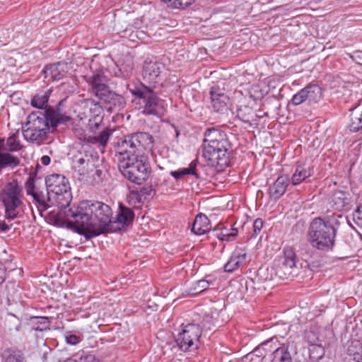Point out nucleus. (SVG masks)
I'll use <instances>...</instances> for the list:
<instances>
[{"mask_svg":"<svg viewBox=\"0 0 362 362\" xmlns=\"http://www.w3.org/2000/svg\"><path fill=\"white\" fill-rule=\"evenodd\" d=\"M339 225L335 216L313 218L307 232L308 242L317 250L324 252L333 251Z\"/></svg>","mask_w":362,"mask_h":362,"instance_id":"20e7f679","label":"nucleus"},{"mask_svg":"<svg viewBox=\"0 0 362 362\" xmlns=\"http://www.w3.org/2000/svg\"><path fill=\"white\" fill-rule=\"evenodd\" d=\"M347 354L356 362L362 361V344L360 341H351L347 349Z\"/></svg>","mask_w":362,"mask_h":362,"instance_id":"72a5a7b5","label":"nucleus"},{"mask_svg":"<svg viewBox=\"0 0 362 362\" xmlns=\"http://www.w3.org/2000/svg\"><path fill=\"white\" fill-rule=\"evenodd\" d=\"M103 103L107 105V110L110 112L123 110L127 104L124 96L113 90L107 95Z\"/></svg>","mask_w":362,"mask_h":362,"instance_id":"a878e982","label":"nucleus"},{"mask_svg":"<svg viewBox=\"0 0 362 362\" xmlns=\"http://www.w3.org/2000/svg\"><path fill=\"white\" fill-rule=\"evenodd\" d=\"M162 65L156 62H144L143 66V77L149 83H157L161 73Z\"/></svg>","mask_w":362,"mask_h":362,"instance_id":"4be33fe9","label":"nucleus"},{"mask_svg":"<svg viewBox=\"0 0 362 362\" xmlns=\"http://www.w3.org/2000/svg\"><path fill=\"white\" fill-rule=\"evenodd\" d=\"M84 103L89 106L91 118L89 119L90 129L93 131V127L95 129H98L100 122L103 118V108L98 102H95L94 100L88 98L84 100Z\"/></svg>","mask_w":362,"mask_h":362,"instance_id":"aec40b11","label":"nucleus"},{"mask_svg":"<svg viewBox=\"0 0 362 362\" xmlns=\"http://www.w3.org/2000/svg\"><path fill=\"white\" fill-rule=\"evenodd\" d=\"M41 163L44 165H48L51 162V158L49 156L45 155L40 158Z\"/></svg>","mask_w":362,"mask_h":362,"instance_id":"4d7b16f0","label":"nucleus"},{"mask_svg":"<svg viewBox=\"0 0 362 362\" xmlns=\"http://www.w3.org/2000/svg\"><path fill=\"white\" fill-rule=\"evenodd\" d=\"M13 260V255L7 253L6 250L0 252V262L4 266L6 264L11 262Z\"/></svg>","mask_w":362,"mask_h":362,"instance_id":"864d4df0","label":"nucleus"},{"mask_svg":"<svg viewBox=\"0 0 362 362\" xmlns=\"http://www.w3.org/2000/svg\"><path fill=\"white\" fill-rule=\"evenodd\" d=\"M247 92L249 98L254 101L261 100L264 95V90L261 88L259 83H254L250 86L247 89Z\"/></svg>","mask_w":362,"mask_h":362,"instance_id":"58836bf2","label":"nucleus"},{"mask_svg":"<svg viewBox=\"0 0 362 362\" xmlns=\"http://www.w3.org/2000/svg\"><path fill=\"white\" fill-rule=\"evenodd\" d=\"M218 230H221V232L215 235L218 240L221 241L233 240L238 235V229L235 228H230L228 229L224 227L216 226L213 229V231H216Z\"/></svg>","mask_w":362,"mask_h":362,"instance_id":"473e14b6","label":"nucleus"},{"mask_svg":"<svg viewBox=\"0 0 362 362\" xmlns=\"http://www.w3.org/2000/svg\"><path fill=\"white\" fill-rule=\"evenodd\" d=\"M20 327H21V323H19L18 325H17L16 327H15V329L16 331L18 332L20 330Z\"/></svg>","mask_w":362,"mask_h":362,"instance_id":"0e129e2a","label":"nucleus"},{"mask_svg":"<svg viewBox=\"0 0 362 362\" xmlns=\"http://www.w3.org/2000/svg\"><path fill=\"white\" fill-rule=\"evenodd\" d=\"M211 320V317L207 316L202 322V325L194 323L185 325L175 339L180 349L183 351L197 349L199 346L202 329H211L210 325H208L206 323H209Z\"/></svg>","mask_w":362,"mask_h":362,"instance_id":"9d476101","label":"nucleus"},{"mask_svg":"<svg viewBox=\"0 0 362 362\" xmlns=\"http://www.w3.org/2000/svg\"><path fill=\"white\" fill-rule=\"evenodd\" d=\"M348 223L351 227H353L349 220H348Z\"/></svg>","mask_w":362,"mask_h":362,"instance_id":"69168bd1","label":"nucleus"},{"mask_svg":"<svg viewBox=\"0 0 362 362\" xmlns=\"http://www.w3.org/2000/svg\"><path fill=\"white\" fill-rule=\"evenodd\" d=\"M350 122L348 129L351 132L362 130V105H358L350 110Z\"/></svg>","mask_w":362,"mask_h":362,"instance_id":"c85d7f7f","label":"nucleus"},{"mask_svg":"<svg viewBox=\"0 0 362 362\" xmlns=\"http://www.w3.org/2000/svg\"><path fill=\"white\" fill-rule=\"evenodd\" d=\"M350 202V194L343 190H335L331 197V204L336 210L341 211Z\"/></svg>","mask_w":362,"mask_h":362,"instance_id":"c756f323","label":"nucleus"},{"mask_svg":"<svg viewBox=\"0 0 362 362\" xmlns=\"http://www.w3.org/2000/svg\"><path fill=\"white\" fill-rule=\"evenodd\" d=\"M35 177L36 173L29 175L25 188L27 194L33 198L34 202L37 204L38 210L41 213L54 204V199L53 195L49 193L47 188L45 191H43L35 186Z\"/></svg>","mask_w":362,"mask_h":362,"instance_id":"f8f14e48","label":"nucleus"},{"mask_svg":"<svg viewBox=\"0 0 362 362\" xmlns=\"http://www.w3.org/2000/svg\"><path fill=\"white\" fill-rule=\"evenodd\" d=\"M352 220L357 226L362 228V204L358 205L354 211Z\"/></svg>","mask_w":362,"mask_h":362,"instance_id":"de8ad7c7","label":"nucleus"},{"mask_svg":"<svg viewBox=\"0 0 362 362\" xmlns=\"http://www.w3.org/2000/svg\"><path fill=\"white\" fill-rule=\"evenodd\" d=\"M197 161L195 160L190 163L188 168L179 169L180 171L181 177H182L185 175H192L196 177V179H200V175L197 173Z\"/></svg>","mask_w":362,"mask_h":362,"instance_id":"37998d69","label":"nucleus"},{"mask_svg":"<svg viewBox=\"0 0 362 362\" xmlns=\"http://www.w3.org/2000/svg\"><path fill=\"white\" fill-rule=\"evenodd\" d=\"M6 151L9 152H16L22 149L23 145L19 140L18 132H16L9 136L6 141Z\"/></svg>","mask_w":362,"mask_h":362,"instance_id":"c9c22d12","label":"nucleus"},{"mask_svg":"<svg viewBox=\"0 0 362 362\" xmlns=\"http://www.w3.org/2000/svg\"><path fill=\"white\" fill-rule=\"evenodd\" d=\"M40 168H41V166L40 165V164H39V163H37L36 167H35V171H34V172H32V173H36V174H37V170H38V169H40ZM30 174H31V173H30Z\"/></svg>","mask_w":362,"mask_h":362,"instance_id":"680f3d73","label":"nucleus"},{"mask_svg":"<svg viewBox=\"0 0 362 362\" xmlns=\"http://www.w3.org/2000/svg\"><path fill=\"white\" fill-rule=\"evenodd\" d=\"M67 72V64L63 62H57L46 65L42 69L45 78H47L49 81H59L65 76Z\"/></svg>","mask_w":362,"mask_h":362,"instance_id":"f3484780","label":"nucleus"},{"mask_svg":"<svg viewBox=\"0 0 362 362\" xmlns=\"http://www.w3.org/2000/svg\"><path fill=\"white\" fill-rule=\"evenodd\" d=\"M263 349L261 348V345L259 344L255 349H253L252 351L249 353L245 356V358L252 362L254 360V357H256L257 361H261L262 358L264 357Z\"/></svg>","mask_w":362,"mask_h":362,"instance_id":"a18cd8bd","label":"nucleus"},{"mask_svg":"<svg viewBox=\"0 0 362 362\" xmlns=\"http://www.w3.org/2000/svg\"><path fill=\"white\" fill-rule=\"evenodd\" d=\"M170 175L173 177L176 180H179L182 177H181V174H180V170L178 169L177 170H172L170 172Z\"/></svg>","mask_w":362,"mask_h":362,"instance_id":"052dcab7","label":"nucleus"},{"mask_svg":"<svg viewBox=\"0 0 362 362\" xmlns=\"http://www.w3.org/2000/svg\"><path fill=\"white\" fill-rule=\"evenodd\" d=\"M211 105L215 112L226 113L230 109V98L225 89L218 85L213 86L209 90Z\"/></svg>","mask_w":362,"mask_h":362,"instance_id":"4468645a","label":"nucleus"},{"mask_svg":"<svg viewBox=\"0 0 362 362\" xmlns=\"http://www.w3.org/2000/svg\"><path fill=\"white\" fill-rule=\"evenodd\" d=\"M117 165L122 175L136 185H141L146 181L151 173L148 158L144 154L127 159H118Z\"/></svg>","mask_w":362,"mask_h":362,"instance_id":"423d86ee","label":"nucleus"},{"mask_svg":"<svg viewBox=\"0 0 362 362\" xmlns=\"http://www.w3.org/2000/svg\"><path fill=\"white\" fill-rule=\"evenodd\" d=\"M290 182L288 175H279L272 186L269 188V194L272 199H280L286 192Z\"/></svg>","mask_w":362,"mask_h":362,"instance_id":"6ab92c4d","label":"nucleus"},{"mask_svg":"<svg viewBox=\"0 0 362 362\" xmlns=\"http://www.w3.org/2000/svg\"><path fill=\"white\" fill-rule=\"evenodd\" d=\"M10 226L5 221H0V233L6 232L10 229Z\"/></svg>","mask_w":362,"mask_h":362,"instance_id":"bf43d9fd","label":"nucleus"},{"mask_svg":"<svg viewBox=\"0 0 362 362\" xmlns=\"http://www.w3.org/2000/svg\"><path fill=\"white\" fill-rule=\"evenodd\" d=\"M349 57L356 64L362 66V51L356 50L350 54Z\"/></svg>","mask_w":362,"mask_h":362,"instance_id":"603ef678","label":"nucleus"},{"mask_svg":"<svg viewBox=\"0 0 362 362\" xmlns=\"http://www.w3.org/2000/svg\"><path fill=\"white\" fill-rule=\"evenodd\" d=\"M309 357L314 361L320 360L325 355V349L323 346L320 344H314L309 346Z\"/></svg>","mask_w":362,"mask_h":362,"instance_id":"4c0bfd02","label":"nucleus"},{"mask_svg":"<svg viewBox=\"0 0 362 362\" xmlns=\"http://www.w3.org/2000/svg\"><path fill=\"white\" fill-rule=\"evenodd\" d=\"M48 216L55 224L66 225L86 240L121 231V228L114 226L110 206L101 202L83 200L68 210L50 211Z\"/></svg>","mask_w":362,"mask_h":362,"instance_id":"f257e3e1","label":"nucleus"},{"mask_svg":"<svg viewBox=\"0 0 362 362\" xmlns=\"http://www.w3.org/2000/svg\"><path fill=\"white\" fill-rule=\"evenodd\" d=\"M6 276V269L5 266H4L0 262V285H1L5 281Z\"/></svg>","mask_w":362,"mask_h":362,"instance_id":"6e6d98bb","label":"nucleus"},{"mask_svg":"<svg viewBox=\"0 0 362 362\" xmlns=\"http://www.w3.org/2000/svg\"><path fill=\"white\" fill-rule=\"evenodd\" d=\"M210 284L211 282L205 279L199 280L190 287L189 293L193 295L201 293L209 288Z\"/></svg>","mask_w":362,"mask_h":362,"instance_id":"ea45409f","label":"nucleus"},{"mask_svg":"<svg viewBox=\"0 0 362 362\" xmlns=\"http://www.w3.org/2000/svg\"><path fill=\"white\" fill-rule=\"evenodd\" d=\"M275 260L287 266L294 271H297V272H299V268L297 265L299 259L296 250L293 247H284L283 249V255L279 256Z\"/></svg>","mask_w":362,"mask_h":362,"instance_id":"412c9836","label":"nucleus"},{"mask_svg":"<svg viewBox=\"0 0 362 362\" xmlns=\"http://www.w3.org/2000/svg\"><path fill=\"white\" fill-rule=\"evenodd\" d=\"M134 212L132 209L119 203L118 211L116 215V220L114 221V226L125 230L126 228L132 224L134 219Z\"/></svg>","mask_w":362,"mask_h":362,"instance_id":"2eb2a0df","label":"nucleus"},{"mask_svg":"<svg viewBox=\"0 0 362 362\" xmlns=\"http://www.w3.org/2000/svg\"><path fill=\"white\" fill-rule=\"evenodd\" d=\"M211 230L210 221L208 217L202 213L197 215L192 227V232L196 235H202Z\"/></svg>","mask_w":362,"mask_h":362,"instance_id":"bb28decb","label":"nucleus"},{"mask_svg":"<svg viewBox=\"0 0 362 362\" xmlns=\"http://www.w3.org/2000/svg\"><path fill=\"white\" fill-rule=\"evenodd\" d=\"M155 194V191L151 186L143 187L139 191H136V199L138 202H141L143 199H146L147 197H151Z\"/></svg>","mask_w":362,"mask_h":362,"instance_id":"c03bdc74","label":"nucleus"},{"mask_svg":"<svg viewBox=\"0 0 362 362\" xmlns=\"http://www.w3.org/2000/svg\"><path fill=\"white\" fill-rule=\"evenodd\" d=\"M50 91L41 92L36 94L31 100V105L37 109H44L49 98Z\"/></svg>","mask_w":362,"mask_h":362,"instance_id":"f704fd0d","label":"nucleus"},{"mask_svg":"<svg viewBox=\"0 0 362 362\" xmlns=\"http://www.w3.org/2000/svg\"><path fill=\"white\" fill-rule=\"evenodd\" d=\"M25 320L30 331L44 332L49 329L50 321L47 317L30 316L25 317Z\"/></svg>","mask_w":362,"mask_h":362,"instance_id":"393cba45","label":"nucleus"},{"mask_svg":"<svg viewBox=\"0 0 362 362\" xmlns=\"http://www.w3.org/2000/svg\"><path fill=\"white\" fill-rule=\"evenodd\" d=\"M241 265L246 263L247 250L246 247H236L231 255Z\"/></svg>","mask_w":362,"mask_h":362,"instance_id":"a19ab883","label":"nucleus"},{"mask_svg":"<svg viewBox=\"0 0 362 362\" xmlns=\"http://www.w3.org/2000/svg\"><path fill=\"white\" fill-rule=\"evenodd\" d=\"M242 265L232 255L228 261L224 265V271L226 272H233Z\"/></svg>","mask_w":362,"mask_h":362,"instance_id":"49530a36","label":"nucleus"},{"mask_svg":"<svg viewBox=\"0 0 362 362\" xmlns=\"http://www.w3.org/2000/svg\"><path fill=\"white\" fill-rule=\"evenodd\" d=\"M95 174L100 177L102 174H103V171L100 170H95Z\"/></svg>","mask_w":362,"mask_h":362,"instance_id":"e2e57ef3","label":"nucleus"},{"mask_svg":"<svg viewBox=\"0 0 362 362\" xmlns=\"http://www.w3.org/2000/svg\"><path fill=\"white\" fill-rule=\"evenodd\" d=\"M309 346H313L314 344H320V340L319 339L317 334L315 332L310 331L305 334V337Z\"/></svg>","mask_w":362,"mask_h":362,"instance_id":"09e8293b","label":"nucleus"},{"mask_svg":"<svg viewBox=\"0 0 362 362\" xmlns=\"http://www.w3.org/2000/svg\"><path fill=\"white\" fill-rule=\"evenodd\" d=\"M264 115L268 116V113L267 112H264Z\"/></svg>","mask_w":362,"mask_h":362,"instance_id":"774afa93","label":"nucleus"},{"mask_svg":"<svg viewBox=\"0 0 362 362\" xmlns=\"http://www.w3.org/2000/svg\"><path fill=\"white\" fill-rule=\"evenodd\" d=\"M313 174V167L306 164H298L296 166L290 181L293 186H296L302 183L305 179L311 177Z\"/></svg>","mask_w":362,"mask_h":362,"instance_id":"b1692460","label":"nucleus"},{"mask_svg":"<svg viewBox=\"0 0 362 362\" xmlns=\"http://www.w3.org/2000/svg\"><path fill=\"white\" fill-rule=\"evenodd\" d=\"M322 97L321 87L316 83H310L294 94L289 103L294 106H298L303 103L313 105L318 103Z\"/></svg>","mask_w":362,"mask_h":362,"instance_id":"ddd939ff","label":"nucleus"},{"mask_svg":"<svg viewBox=\"0 0 362 362\" xmlns=\"http://www.w3.org/2000/svg\"><path fill=\"white\" fill-rule=\"evenodd\" d=\"M1 362H26V360L21 350L8 348L2 354Z\"/></svg>","mask_w":362,"mask_h":362,"instance_id":"2f4dec72","label":"nucleus"},{"mask_svg":"<svg viewBox=\"0 0 362 362\" xmlns=\"http://www.w3.org/2000/svg\"><path fill=\"white\" fill-rule=\"evenodd\" d=\"M274 270L275 276L281 280L293 279L298 274L297 271H294L276 260H274Z\"/></svg>","mask_w":362,"mask_h":362,"instance_id":"7c9ffc66","label":"nucleus"},{"mask_svg":"<svg viewBox=\"0 0 362 362\" xmlns=\"http://www.w3.org/2000/svg\"><path fill=\"white\" fill-rule=\"evenodd\" d=\"M46 188L53 195L54 201L58 207L52 211L68 210L72 200V194L69 180L64 175L52 174L45 178Z\"/></svg>","mask_w":362,"mask_h":362,"instance_id":"6e6552de","label":"nucleus"},{"mask_svg":"<svg viewBox=\"0 0 362 362\" xmlns=\"http://www.w3.org/2000/svg\"><path fill=\"white\" fill-rule=\"evenodd\" d=\"M168 4V6L173 8H184L190 6L195 0H160Z\"/></svg>","mask_w":362,"mask_h":362,"instance_id":"79ce46f5","label":"nucleus"},{"mask_svg":"<svg viewBox=\"0 0 362 362\" xmlns=\"http://www.w3.org/2000/svg\"><path fill=\"white\" fill-rule=\"evenodd\" d=\"M176 134H177V136H178L179 135V132L177 130H176Z\"/></svg>","mask_w":362,"mask_h":362,"instance_id":"338daca9","label":"nucleus"},{"mask_svg":"<svg viewBox=\"0 0 362 362\" xmlns=\"http://www.w3.org/2000/svg\"><path fill=\"white\" fill-rule=\"evenodd\" d=\"M154 139L145 132L127 134L118 139L114 145L115 156L118 159L129 158L143 154L145 150H151Z\"/></svg>","mask_w":362,"mask_h":362,"instance_id":"39448f33","label":"nucleus"},{"mask_svg":"<svg viewBox=\"0 0 362 362\" xmlns=\"http://www.w3.org/2000/svg\"><path fill=\"white\" fill-rule=\"evenodd\" d=\"M86 81L91 86L94 95L103 102L112 91L107 85L103 82L102 76L98 74H93Z\"/></svg>","mask_w":362,"mask_h":362,"instance_id":"dca6fc26","label":"nucleus"},{"mask_svg":"<svg viewBox=\"0 0 362 362\" xmlns=\"http://www.w3.org/2000/svg\"><path fill=\"white\" fill-rule=\"evenodd\" d=\"M69 123H74L72 117L51 107L46 108L45 112H33L28 116L27 122L23 127V138L29 142L40 145L47 139L50 127L56 128L60 124Z\"/></svg>","mask_w":362,"mask_h":362,"instance_id":"f03ea898","label":"nucleus"},{"mask_svg":"<svg viewBox=\"0 0 362 362\" xmlns=\"http://www.w3.org/2000/svg\"><path fill=\"white\" fill-rule=\"evenodd\" d=\"M128 88L135 98L142 100L141 113L143 115L160 117L163 111L162 100L152 87L147 86L138 81L129 85Z\"/></svg>","mask_w":362,"mask_h":362,"instance_id":"0eeeda50","label":"nucleus"},{"mask_svg":"<svg viewBox=\"0 0 362 362\" xmlns=\"http://www.w3.org/2000/svg\"><path fill=\"white\" fill-rule=\"evenodd\" d=\"M202 156L213 166L223 169L229 165L233 153L232 144L227 134L216 128H209L204 132Z\"/></svg>","mask_w":362,"mask_h":362,"instance_id":"7ed1b4c3","label":"nucleus"},{"mask_svg":"<svg viewBox=\"0 0 362 362\" xmlns=\"http://www.w3.org/2000/svg\"><path fill=\"white\" fill-rule=\"evenodd\" d=\"M97 152L88 145H83L73 156V168L80 176H87L95 168Z\"/></svg>","mask_w":362,"mask_h":362,"instance_id":"9b49d317","label":"nucleus"},{"mask_svg":"<svg viewBox=\"0 0 362 362\" xmlns=\"http://www.w3.org/2000/svg\"><path fill=\"white\" fill-rule=\"evenodd\" d=\"M271 362H293L292 348L289 342L282 343L271 354Z\"/></svg>","mask_w":362,"mask_h":362,"instance_id":"5701e85b","label":"nucleus"},{"mask_svg":"<svg viewBox=\"0 0 362 362\" xmlns=\"http://www.w3.org/2000/svg\"><path fill=\"white\" fill-rule=\"evenodd\" d=\"M114 129L110 127H104L98 134L94 136H84V141L89 144H98L103 147H105L108 143L110 138L112 136Z\"/></svg>","mask_w":362,"mask_h":362,"instance_id":"cd10ccee","label":"nucleus"},{"mask_svg":"<svg viewBox=\"0 0 362 362\" xmlns=\"http://www.w3.org/2000/svg\"><path fill=\"white\" fill-rule=\"evenodd\" d=\"M64 336L66 342L71 345H76L81 341L80 336L76 334H70L67 332L65 334Z\"/></svg>","mask_w":362,"mask_h":362,"instance_id":"3c124183","label":"nucleus"},{"mask_svg":"<svg viewBox=\"0 0 362 362\" xmlns=\"http://www.w3.org/2000/svg\"><path fill=\"white\" fill-rule=\"evenodd\" d=\"M236 117L249 127L258 124V118L262 117L256 110L247 105H240L236 109Z\"/></svg>","mask_w":362,"mask_h":362,"instance_id":"a211bd4d","label":"nucleus"},{"mask_svg":"<svg viewBox=\"0 0 362 362\" xmlns=\"http://www.w3.org/2000/svg\"><path fill=\"white\" fill-rule=\"evenodd\" d=\"M75 132H76V134L79 136V139L81 140H83L84 141V136L86 137H88V136H86V134H85V132L83 129H75Z\"/></svg>","mask_w":362,"mask_h":362,"instance_id":"13d9d810","label":"nucleus"},{"mask_svg":"<svg viewBox=\"0 0 362 362\" xmlns=\"http://www.w3.org/2000/svg\"><path fill=\"white\" fill-rule=\"evenodd\" d=\"M79 362H100V361L95 356L88 354L80 357Z\"/></svg>","mask_w":362,"mask_h":362,"instance_id":"5fc2aeb1","label":"nucleus"},{"mask_svg":"<svg viewBox=\"0 0 362 362\" xmlns=\"http://www.w3.org/2000/svg\"><path fill=\"white\" fill-rule=\"evenodd\" d=\"M263 221L260 218H257L254 221L253 223V233L252 234V238H255L262 229L263 227Z\"/></svg>","mask_w":362,"mask_h":362,"instance_id":"8fccbe9b","label":"nucleus"},{"mask_svg":"<svg viewBox=\"0 0 362 362\" xmlns=\"http://www.w3.org/2000/svg\"><path fill=\"white\" fill-rule=\"evenodd\" d=\"M23 189L17 179L4 185L0 191V201L5 208L4 216L14 220L18 216V209L23 205Z\"/></svg>","mask_w":362,"mask_h":362,"instance_id":"1a4fd4ad","label":"nucleus"},{"mask_svg":"<svg viewBox=\"0 0 362 362\" xmlns=\"http://www.w3.org/2000/svg\"><path fill=\"white\" fill-rule=\"evenodd\" d=\"M281 344L282 343H280L279 341L278 337L274 336L262 342L260 345L261 348L263 349L264 352H269L271 353V354H273L276 349L280 346Z\"/></svg>","mask_w":362,"mask_h":362,"instance_id":"e433bc0d","label":"nucleus"}]
</instances>
